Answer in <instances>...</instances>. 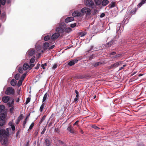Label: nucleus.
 Segmentation results:
<instances>
[{"mask_svg":"<svg viewBox=\"0 0 146 146\" xmlns=\"http://www.w3.org/2000/svg\"><path fill=\"white\" fill-rule=\"evenodd\" d=\"M9 136L8 132L4 129H1L0 130V141L2 142V145H5L7 143L6 138Z\"/></svg>","mask_w":146,"mask_h":146,"instance_id":"f257e3e1","label":"nucleus"},{"mask_svg":"<svg viewBox=\"0 0 146 146\" xmlns=\"http://www.w3.org/2000/svg\"><path fill=\"white\" fill-rule=\"evenodd\" d=\"M81 12L84 14H86V18H89L91 17V10L88 7H84L82 8L81 10Z\"/></svg>","mask_w":146,"mask_h":146,"instance_id":"f03ea898","label":"nucleus"},{"mask_svg":"<svg viewBox=\"0 0 146 146\" xmlns=\"http://www.w3.org/2000/svg\"><path fill=\"white\" fill-rule=\"evenodd\" d=\"M84 4L86 6L91 9H94L96 7V5L92 0H85L84 1Z\"/></svg>","mask_w":146,"mask_h":146,"instance_id":"7ed1b4c3","label":"nucleus"},{"mask_svg":"<svg viewBox=\"0 0 146 146\" xmlns=\"http://www.w3.org/2000/svg\"><path fill=\"white\" fill-rule=\"evenodd\" d=\"M6 115L5 113H2L0 114V126H2L5 123L4 119Z\"/></svg>","mask_w":146,"mask_h":146,"instance_id":"20e7f679","label":"nucleus"},{"mask_svg":"<svg viewBox=\"0 0 146 146\" xmlns=\"http://www.w3.org/2000/svg\"><path fill=\"white\" fill-rule=\"evenodd\" d=\"M14 90L12 87L8 88L5 91V94L7 95L14 94Z\"/></svg>","mask_w":146,"mask_h":146,"instance_id":"39448f33","label":"nucleus"},{"mask_svg":"<svg viewBox=\"0 0 146 146\" xmlns=\"http://www.w3.org/2000/svg\"><path fill=\"white\" fill-rule=\"evenodd\" d=\"M35 50L33 49H30L27 52L26 56H32L35 54Z\"/></svg>","mask_w":146,"mask_h":146,"instance_id":"423d86ee","label":"nucleus"},{"mask_svg":"<svg viewBox=\"0 0 146 146\" xmlns=\"http://www.w3.org/2000/svg\"><path fill=\"white\" fill-rule=\"evenodd\" d=\"M72 15L75 17H81L82 15L80 11H76L72 13Z\"/></svg>","mask_w":146,"mask_h":146,"instance_id":"0eeeda50","label":"nucleus"},{"mask_svg":"<svg viewBox=\"0 0 146 146\" xmlns=\"http://www.w3.org/2000/svg\"><path fill=\"white\" fill-rule=\"evenodd\" d=\"M122 61H119L111 65L110 66V68H115L119 66L122 65Z\"/></svg>","mask_w":146,"mask_h":146,"instance_id":"6e6552de","label":"nucleus"},{"mask_svg":"<svg viewBox=\"0 0 146 146\" xmlns=\"http://www.w3.org/2000/svg\"><path fill=\"white\" fill-rule=\"evenodd\" d=\"M56 31L58 32L57 33H59L60 35V34H63L64 32L63 29L62 28L60 27L56 28Z\"/></svg>","mask_w":146,"mask_h":146,"instance_id":"1a4fd4ad","label":"nucleus"},{"mask_svg":"<svg viewBox=\"0 0 146 146\" xmlns=\"http://www.w3.org/2000/svg\"><path fill=\"white\" fill-rule=\"evenodd\" d=\"M67 130L70 133H72L74 134L75 133V131L74 129L72 127L71 125L69 126L68 127Z\"/></svg>","mask_w":146,"mask_h":146,"instance_id":"9d476101","label":"nucleus"},{"mask_svg":"<svg viewBox=\"0 0 146 146\" xmlns=\"http://www.w3.org/2000/svg\"><path fill=\"white\" fill-rule=\"evenodd\" d=\"M78 60L77 59H75L73 60L70 61L68 63V65L70 66H72V65H74L76 63Z\"/></svg>","mask_w":146,"mask_h":146,"instance_id":"9b49d317","label":"nucleus"},{"mask_svg":"<svg viewBox=\"0 0 146 146\" xmlns=\"http://www.w3.org/2000/svg\"><path fill=\"white\" fill-rule=\"evenodd\" d=\"M60 36V34L58 33H55L54 34L51 36V39L53 40H55L57 39Z\"/></svg>","mask_w":146,"mask_h":146,"instance_id":"f8f14e48","label":"nucleus"},{"mask_svg":"<svg viewBox=\"0 0 146 146\" xmlns=\"http://www.w3.org/2000/svg\"><path fill=\"white\" fill-rule=\"evenodd\" d=\"M11 99H10L9 97L7 96H4L2 98V101L5 103H7Z\"/></svg>","mask_w":146,"mask_h":146,"instance_id":"ddd939ff","label":"nucleus"},{"mask_svg":"<svg viewBox=\"0 0 146 146\" xmlns=\"http://www.w3.org/2000/svg\"><path fill=\"white\" fill-rule=\"evenodd\" d=\"M23 118V115L22 114H21L18 117L17 119L16 120L15 122V123L17 124L19 122L20 120L22 119Z\"/></svg>","mask_w":146,"mask_h":146,"instance_id":"4468645a","label":"nucleus"},{"mask_svg":"<svg viewBox=\"0 0 146 146\" xmlns=\"http://www.w3.org/2000/svg\"><path fill=\"white\" fill-rule=\"evenodd\" d=\"M14 104V100L11 99L7 103V106L10 107H12Z\"/></svg>","mask_w":146,"mask_h":146,"instance_id":"2eb2a0df","label":"nucleus"},{"mask_svg":"<svg viewBox=\"0 0 146 146\" xmlns=\"http://www.w3.org/2000/svg\"><path fill=\"white\" fill-rule=\"evenodd\" d=\"M49 97V95L48 93H46L44 95L43 97L42 102L44 103V102H46L47 99H48Z\"/></svg>","mask_w":146,"mask_h":146,"instance_id":"dca6fc26","label":"nucleus"},{"mask_svg":"<svg viewBox=\"0 0 146 146\" xmlns=\"http://www.w3.org/2000/svg\"><path fill=\"white\" fill-rule=\"evenodd\" d=\"M74 20V18L72 17H70L66 18L65 20V21L66 23H68L71 21H73Z\"/></svg>","mask_w":146,"mask_h":146,"instance_id":"f3484780","label":"nucleus"},{"mask_svg":"<svg viewBox=\"0 0 146 146\" xmlns=\"http://www.w3.org/2000/svg\"><path fill=\"white\" fill-rule=\"evenodd\" d=\"M109 1L108 0H104L102 1L101 4L103 6H105L109 3Z\"/></svg>","mask_w":146,"mask_h":146,"instance_id":"a211bd4d","label":"nucleus"},{"mask_svg":"<svg viewBox=\"0 0 146 146\" xmlns=\"http://www.w3.org/2000/svg\"><path fill=\"white\" fill-rule=\"evenodd\" d=\"M121 25H119L117 27L116 29V33L117 35H119V33H120L121 32L123 31V30H121L120 31V28Z\"/></svg>","mask_w":146,"mask_h":146,"instance_id":"6ab92c4d","label":"nucleus"},{"mask_svg":"<svg viewBox=\"0 0 146 146\" xmlns=\"http://www.w3.org/2000/svg\"><path fill=\"white\" fill-rule=\"evenodd\" d=\"M50 44L47 42H46L44 43V50L47 49H49V46Z\"/></svg>","mask_w":146,"mask_h":146,"instance_id":"aec40b11","label":"nucleus"},{"mask_svg":"<svg viewBox=\"0 0 146 146\" xmlns=\"http://www.w3.org/2000/svg\"><path fill=\"white\" fill-rule=\"evenodd\" d=\"M29 68V65L27 63L24 64L23 67V70H27L28 68Z\"/></svg>","mask_w":146,"mask_h":146,"instance_id":"412c9836","label":"nucleus"},{"mask_svg":"<svg viewBox=\"0 0 146 146\" xmlns=\"http://www.w3.org/2000/svg\"><path fill=\"white\" fill-rule=\"evenodd\" d=\"M44 144L47 146H49L50 144V143L49 140L46 139L45 140Z\"/></svg>","mask_w":146,"mask_h":146,"instance_id":"4be33fe9","label":"nucleus"},{"mask_svg":"<svg viewBox=\"0 0 146 146\" xmlns=\"http://www.w3.org/2000/svg\"><path fill=\"white\" fill-rule=\"evenodd\" d=\"M72 31V29L70 27L66 28L64 30V31L67 33H68Z\"/></svg>","mask_w":146,"mask_h":146,"instance_id":"5701e85b","label":"nucleus"},{"mask_svg":"<svg viewBox=\"0 0 146 146\" xmlns=\"http://www.w3.org/2000/svg\"><path fill=\"white\" fill-rule=\"evenodd\" d=\"M121 55V54H118L115 56H113L112 57H111V58L112 60H113L114 59H115L116 58H119L120 57Z\"/></svg>","mask_w":146,"mask_h":146,"instance_id":"b1692460","label":"nucleus"},{"mask_svg":"<svg viewBox=\"0 0 146 146\" xmlns=\"http://www.w3.org/2000/svg\"><path fill=\"white\" fill-rule=\"evenodd\" d=\"M96 5H99L101 4L102 0H94Z\"/></svg>","mask_w":146,"mask_h":146,"instance_id":"393cba45","label":"nucleus"},{"mask_svg":"<svg viewBox=\"0 0 146 146\" xmlns=\"http://www.w3.org/2000/svg\"><path fill=\"white\" fill-rule=\"evenodd\" d=\"M11 84L13 86H15L17 84V82L15 80H12L11 82Z\"/></svg>","mask_w":146,"mask_h":146,"instance_id":"a878e982","label":"nucleus"},{"mask_svg":"<svg viewBox=\"0 0 146 146\" xmlns=\"http://www.w3.org/2000/svg\"><path fill=\"white\" fill-rule=\"evenodd\" d=\"M86 33L85 31L80 32L79 33V36L81 37H83L86 35Z\"/></svg>","mask_w":146,"mask_h":146,"instance_id":"bb28decb","label":"nucleus"},{"mask_svg":"<svg viewBox=\"0 0 146 146\" xmlns=\"http://www.w3.org/2000/svg\"><path fill=\"white\" fill-rule=\"evenodd\" d=\"M45 105V104L44 103L42 102V104L40 106V112L42 111Z\"/></svg>","mask_w":146,"mask_h":146,"instance_id":"cd10ccee","label":"nucleus"},{"mask_svg":"<svg viewBox=\"0 0 146 146\" xmlns=\"http://www.w3.org/2000/svg\"><path fill=\"white\" fill-rule=\"evenodd\" d=\"M115 43V41L114 40V39H113L110 41L108 42V45L109 46H111V45Z\"/></svg>","mask_w":146,"mask_h":146,"instance_id":"c85d7f7f","label":"nucleus"},{"mask_svg":"<svg viewBox=\"0 0 146 146\" xmlns=\"http://www.w3.org/2000/svg\"><path fill=\"white\" fill-rule=\"evenodd\" d=\"M27 73L25 72L21 76V80L22 81H23L26 76Z\"/></svg>","mask_w":146,"mask_h":146,"instance_id":"c756f323","label":"nucleus"},{"mask_svg":"<svg viewBox=\"0 0 146 146\" xmlns=\"http://www.w3.org/2000/svg\"><path fill=\"white\" fill-rule=\"evenodd\" d=\"M102 64V63L100 62H97L95 63H93V66L94 67H96L99 65Z\"/></svg>","mask_w":146,"mask_h":146,"instance_id":"7c9ffc66","label":"nucleus"},{"mask_svg":"<svg viewBox=\"0 0 146 146\" xmlns=\"http://www.w3.org/2000/svg\"><path fill=\"white\" fill-rule=\"evenodd\" d=\"M5 106L3 105L0 106V112H2L5 109Z\"/></svg>","mask_w":146,"mask_h":146,"instance_id":"2f4dec72","label":"nucleus"},{"mask_svg":"<svg viewBox=\"0 0 146 146\" xmlns=\"http://www.w3.org/2000/svg\"><path fill=\"white\" fill-rule=\"evenodd\" d=\"M50 38V36L49 35H47L45 36L44 38V40L45 41H47Z\"/></svg>","mask_w":146,"mask_h":146,"instance_id":"473e14b6","label":"nucleus"},{"mask_svg":"<svg viewBox=\"0 0 146 146\" xmlns=\"http://www.w3.org/2000/svg\"><path fill=\"white\" fill-rule=\"evenodd\" d=\"M20 77V74H16L15 76V79L18 80L19 79Z\"/></svg>","mask_w":146,"mask_h":146,"instance_id":"72a5a7b5","label":"nucleus"},{"mask_svg":"<svg viewBox=\"0 0 146 146\" xmlns=\"http://www.w3.org/2000/svg\"><path fill=\"white\" fill-rule=\"evenodd\" d=\"M58 65L57 64H54L52 65V69L53 70H54L56 68H57Z\"/></svg>","mask_w":146,"mask_h":146,"instance_id":"f704fd0d","label":"nucleus"},{"mask_svg":"<svg viewBox=\"0 0 146 146\" xmlns=\"http://www.w3.org/2000/svg\"><path fill=\"white\" fill-rule=\"evenodd\" d=\"M145 2V0H142L141 2L138 4L137 6L140 7Z\"/></svg>","mask_w":146,"mask_h":146,"instance_id":"c9c22d12","label":"nucleus"},{"mask_svg":"<svg viewBox=\"0 0 146 146\" xmlns=\"http://www.w3.org/2000/svg\"><path fill=\"white\" fill-rule=\"evenodd\" d=\"M35 60V56H33L30 59V62L31 63H33L34 62Z\"/></svg>","mask_w":146,"mask_h":146,"instance_id":"e433bc0d","label":"nucleus"},{"mask_svg":"<svg viewBox=\"0 0 146 146\" xmlns=\"http://www.w3.org/2000/svg\"><path fill=\"white\" fill-rule=\"evenodd\" d=\"M36 47L37 51L40 52V49L42 48V46L40 45H38V46H36Z\"/></svg>","mask_w":146,"mask_h":146,"instance_id":"4c0bfd02","label":"nucleus"},{"mask_svg":"<svg viewBox=\"0 0 146 146\" xmlns=\"http://www.w3.org/2000/svg\"><path fill=\"white\" fill-rule=\"evenodd\" d=\"M46 118V116L44 115L43 116V117L41 118V120H40V121L39 122V123L40 124Z\"/></svg>","mask_w":146,"mask_h":146,"instance_id":"58836bf2","label":"nucleus"},{"mask_svg":"<svg viewBox=\"0 0 146 146\" xmlns=\"http://www.w3.org/2000/svg\"><path fill=\"white\" fill-rule=\"evenodd\" d=\"M98 11L96 9H94L93 11L92 14L93 15H95L96 13L98 12Z\"/></svg>","mask_w":146,"mask_h":146,"instance_id":"ea45409f","label":"nucleus"},{"mask_svg":"<svg viewBox=\"0 0 146 146\" xmlns=\"http://www.w3.org/2000/svg\"><path fill=\"white\" fill-rule=\"evenodd\" d=\"M23 81H22L21 80H20L19 81L17 84V86L18 87H19L22 85Z\"/></svg>","mask_w":146,"mask_h":146,"instance_id":"a19ab883","label":"nucleus"},{"mask_svg":"<svg viewBox=\"0 0 146 146\" xmlns=\"http://www.w3.org/2000/svg\"><path fill=\"white\" fill-rule=\"evenodd\" d=\"M115 6V3L114 2H112L111 4L110 5V8L113 7Z\"/></svg>","mask_w":146,"mask_h":146,"instance_id":"79ce46f5","label":"nucleus"},{"mask_svg":"<svg viewBox=\"0 0 146 146\" xmlns=\"http://www.w3.org/2000/svg\"><path fill=\"white\" fill-rule=\"evenodd\" d=\"M35 65V64H31L30 66H29V70H31L32 68Z\"/></svg>","mask_w":146,"mask_h":146,"instance_id":"37998d69","label":"nucleus"},{"mask_svg":"<svg viewBox=\"0 0 146 146\" xmlns=\"http://www.w3.org/2000/svg\"><path fill=\"white\" fill-rule=\"evenodd\" d=\"M34 124L33 123H32L31 124V125H30L29 128L28 129V131H29V130L31 129H32V128H33V126H34Z\"/></svg>","mask_w":146,"mask_h":146,"instance_id":"c03bdc74","label":"nucleus"},{"mask_svg":"<svg viewBox=\"0 0 146 146\" xmlns=\"http://www.w3.org/2000/svg\"><path fill=\"white\" fill-rule=\"evenodd\" d=\"M46 66L47 63H45L44 64H42L41 65V67L43 69H45L44 66Z\"/></svg>","mask_w":146,"mask_h":146,"instance_id":"a18cd8bd","label":"nucleus"},{"mask_svg":"<svg viewBox=\"0 0 146 146\" xmlns=\"http://www.w3.org/2000/svg\"><path fill=\"white\" fill-rule=\"evenodd\" d=\"M0 1L1 4L3 5H4L6 2V0H0Z\"/></svg>","mask_w":146,"mask_h":146,"instance_id":"49530a36","label":"nucleus"},{"mask_svg":"<svg viewBox=\"0 0 146 146\" xmlns=\"http://www.w3.org/2000/svg\"><path fill=\"white\" fill-rule=\"evenodd\" d=\"M136 11V9H133L131 11V13L132 14H134Z\"/></svg>","mask_w":146,"mask_h":146,"instance_id":"de8ad7c7","label":"nucleus"},{"mask_svg":"<svg viewBox=\"0 0 146 146\" xmlns=\"http://www.w3.org/2000/svg\"><path fill=\"white\" fill-rule=\"evenodd\" d=\"M18 71L20 73H22L23 72V70L22 69V68L21 67H19L18 69Z\"/></svg>","mask_w":146,"mask_h":146,"instance_id":"09e8293b","label":"nucleus"},{"mask_svg":"<svg viewBox=\"0 0 146 146\" xmlns=\"http://www.w3.org/2000/svg\"><path fill=\"white\" fill-rule=\"evenodd\" d=\"M79 121V120L77 121L74 123L73 124V125L74 126L76 125L77 126H79V125H78V123Z\"/></svg>","mask_w":146,"mask_h":146,"instance_id":"8fccbe9b","label":"nucleus"},{"mask_svg":"<svg viewBox=\"0 0 146 146\" xmlns=\"http://www.w3.org/2000/svg\"><path fill=\"white\" fill-rule=\"evenodd\" d=\"M76 24L74 23V24H71L70 25V26L72 28H74L76 26Z\"/></svg>","mask_w":146,"mask_h":146,"instance_id":"3c124183","label":"nucleus"},{"mask_svg":"<svg viewBox=\"0 0 146 146\" xmlns=\"http://www.w3.org/2000/svg\"><path fill=\"white\" fill-rule=\"evenodd\" d=\"M11 127V128L12 129L13 131H14L15 130V126L14 124L13 125H12L10 126Z\"/></svg>","mask_w":146,"mask_h":146,"instance_id":"603ef678","label":"nucleus"},{"mask_svg":"<svg viewBox=\"0 0 146 146\" xmlns=\"http://www.w3.org/2000/svg\"><path fill=\"white\" fill-rule=\"evenodd\" d=\"M40 66V64H39L38 63V64H37L36 66L35 67V69H38L39 68Z\"/></svg>","mask_w":146,"mask_h":146,"instance_id":"864d4df0","label":"nucleus"},{"mask_svg":"<svg viewBox=\"0 0 146 146\" xmlns=\"http://www.w3.org/2000/svg\"><path fill=\"white\" fill-rule=\"evenodd\" d=\"M126 66V64L123 65V66L121 67H120L119 70V71L121 70L122 69H123V68L124 67H125Z\"/></svg>","mask_w":146,"mask_h":146,"instance_id":"5fc2aeb1","label":"nucleus"},{"mask_svg":"<svg viewBox=\"0 0 146 146\" xmlns=\"http://www.w3.org/2000/svg\"><path fill=\"white\" fill-rule=\"evenodd\" d=\"M14 124L13 123V122L12 121H10L8 123V125L9 126H11L12 125H14Z\"/></svg>","mask_w":146,"mask_h":146,"instance_id":"6e6d98bb","label":"nucleus"},{"mask_svg":"<svg viewBox=\"0 0 146 146\" xmlns=\"http://www.w3.org/2000/svg\"><path fill=\"white\" fill-rule=\"evenodd\" d=\"M14 108L12 106V107H11V108L10 109V111H11V113H12L13 110H14Z\"/></svg>","mask_w":146,"mask_h":146,"instance_id":"4d7b16f0","label":"nucleus"},{"mask_svg":"<svg viewBox=\"0 0 146 146\" xmlns=\"http://www.w3.org/2000/svg\"><path fill=\"white\" fill-rule=\"evenodd\" d=\"M46 130V129L45 128H44L43 129L42 131L41 132V134H43L44 133L45 131Z\"/></svg>","mask_w":146,"mask_h":146,"instance_id":"13d9d810","label":"nucleus"},{"mask_svg":"<svg viewBox=\"0 0 146 146\" xmlns=\"http://www.w3.org/2000/svg\"><path fill=\"white\" fill-rule=\"evenodd\" d=\"M30 101V98H28L26 102V104L28 103Z\"/></svg>","mask_w":146,"mask_h":146,"instance_id":"bf43d9fd","label":"nucleus"},{"mask_svg":"<svg viewBox=\"0 0 146 146\" xmlns=\"http://www.w3.org/2000/svg\"><path fill=\"white\" fill-rule=\"evenodd\" d=\"M54 47V45H52V46H51L49 47V49L50 50L52 49Z\"/></svg>","mask_w":146,"mask_h":146,"instance_id":"052dcab7","label":"nucleus"},{"mask_svg":"<svg viewBox=\"0 0 146 146\" xmlns=\"http://www.w3.org/2000/svg\"><path fill=\"white\" fill-rule=\"evenodd\" d=\"M27 123V120L26 119H25L24 122H23V125L24 126V127L25 124H26Z\"/></svg>","mask_w":146,"mask_h":146,"instance_id":"680f3d73","label":"nucleus"},{"mask_svg":"<svg viewBox=\"0 0 146 146\" xmlns=\"http://www.w3.org/2000/svg\"><path fill=\"white\" fill-rule=\"evenodd\" d=\"M29 141H28L27 143L25 145V146H29Z\"/></svg>","mask_w":146,"mask_h":146,"instance_id":"e2e57ef3","label":"nucleus"},{"mask_svg":"<svg viewBox=\"0 0 146 146\" xmlns=\"http://www.w3.org/2000/svg\"><path fill=\"white\" fill-rule=\"evenodd\" d=\"M105 14L104 13H103L101 14V15H100V17H103L105 16Z\"/></svg>","mask_w":146,"mask_h":146,"instance_id":"0e129e2a","label":"nucleus"},{"mask_svg":"<svg viewBox=\"0 0 146 146\" xmlns=\"http://www.w3.org/2000/svg\"><path fill=\"white\" fill-rule=\"evenodd\" d=\"M115 54H116V52H113L111 53H110V54L111 55H115Z\"/></svg>","mask_w":146,"mask_h":146,"instance_id":"69168bd1","label":"nucleus"},{"mask_svg":"<svg viewBox=\"0 0 146 146\" xmlns=\"http://www.w3.org/2000/svg\"><path fill=\"white\" fill-rule=\"evenodd\" d=\"M11 129V128H7L6 129V130L7 131H6L7 132H8L9 133V131Z\"/></svg>","mask_w":146,"mask_h":146,"instance_id":"338daca9","label":"nucleus"},{"mask_svg":"<svg viewBox=\"0 0 146 146\" xmlns=\"http://www.w3.org/2000/svg\"><path fill=\"white\" fill-rule=\"evenodd\" d=\"M92 127L96 129H99V128L98 127H97L96 126H95L94 127H93V126H92Z\"/></svg>","mask_w":146,"mask_h":146,"instance_id":"774afa93","label":"nucleus"}]
</instances>
